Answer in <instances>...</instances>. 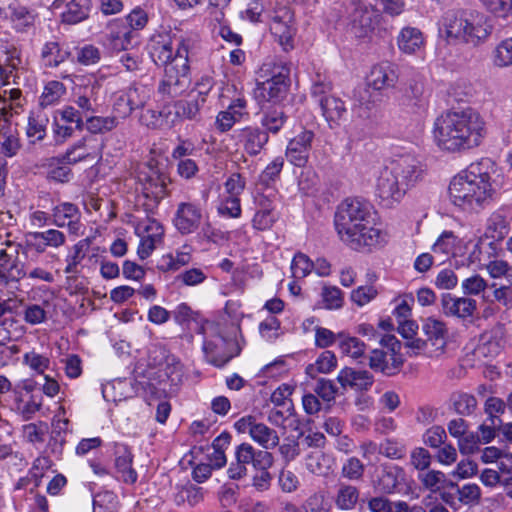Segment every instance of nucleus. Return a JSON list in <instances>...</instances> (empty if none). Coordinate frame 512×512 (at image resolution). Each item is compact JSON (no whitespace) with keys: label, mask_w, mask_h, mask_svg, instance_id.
Segmentation results:
<instances>
[{"label":"nucleus","mask_w":512,"mask_h":512,"mask_svg":"<svg viewBox=\"0 0 512 512\" xmlns=\"http://www.w3.org/2000/svg\"><path fill=\"white\" fill-rule=\"evenodd\" d=\"M487 134L484 118L474 109L447 111L436 118L433 138L446 152H461L480 145Z\"/></svg>","instance_id":"1"},{"label":"nucleus","mask_w":512,"mask_h":512,"mask_svg":"<svg viewBox=\"0 0 512 512\" xmlns=\"http://www.w3.org/2000/svg\"><path fill=\"white\" fill-rule=\"evenodd\" d=\"M496 191L497 184L483 162L472 163L455 175L448 188L450 201L465 211L483 209L492 202Z\"/></svg>","instance_id":"2"},{"label":"nucleus","mask_w":512,"mask_h":512,"mask_svg":"<svg viewBox=\"0 0 512 512\" xmlns=\"http://www.w3.org/2000/svg\"><path fill=\"white\" fill-rule=\"evenodd\" d=\"M335 227L340 239L354 250L374 247L384 241L382 232L372 225L368 206L358 199H346L340 204Z\"/></svg>","instance_id":"3"},{"label":"nucleus","mask_w":512,"mask_h":512,"mask_svg":"<svg viewBox=\"0 0 512 512\" xmlns=\"http://www.w3.org/2000/svg\"><path fill=\"white\" fill-rule=\"evenodd\" d=\"M424 174L423 165L418 159L411 155L400 156L379 173L375 186L376 195L383 205L392 207L423 180Z\"/></svg>","instance_id":"4"},{"label":"nucleus","mask_w":512,"mask_h":512,"mask_svg":"<svg viewBox=\"0 0 512 512\" xmlns=\"http://www.w3.org/2000/svg\"><path fill=\"white\" fill-rule=\"evenodd\" d=\"M444 38L448 44H465L478 47L486 43L493 26L489 18L476 11H456L443 18Z\"/></svg>","instance_id":"5"},{"label":"nucleus","mask_w":512,"mask_h":512,"mask_svg":"<svg viewBox=\"0 0 512 512\" xmlns=\"http://www.w3.org/2000/svg\"><path fill=\"white\" fill-rule=\"evenodd\" d=\"M189 48V39L179 40L174 58L164 66V77L159 86L162 94L177 97L189 88L191 84L188 64Z\"/></svg>","instance_id":"6"},{"label":"nucleus","mask_w":512,"mask_h":512,"mask_svg":"<svg viewBox=\"0 0 512 512\" xmlns=\"http://www.w3.org/2000/svg\"><path fill=\"white\" fill-rule=\"evenodd\" d=\"M202 104L194 92H190L187 99L176 101L172 107H165L160 112L148 111L152 120L147 122L146 125L152 128L165 129L172 127L178 121L197 120Z\"/></svg>","instance_id":"7"},{"label":"nucleus","mask_w":512,"mask_h":512,"mask_svg":"<svg viewBox=\"0 0 512 512\" xmlns=\"http://www.w3.org/2000/svg\"><path fill=\"white\" fill-rule=\"evenodd\" d=\"M206 339L203 350L210 363L222 367L240 352L235 339L222 334L220 326L210 323L204 328Z\"/></svg>","instance_id":"8"},{"label":"nucleus","mask_w":512,"mask_h":512,"mask_svg":"<svg viewBox=\"0 0 512 512\" xmlns=\"http://www.w3.org/2000/svg\"><path fill=\"white\" fill-rule=\"evenodd\" d=\"M260 72L270 77L257 84V97L267 102H279L284 99L290 86V69L286 65L265 63Z\"/></svg>","instance_id":"9"},{"label":"nucleus","mask_w":512,"mask_h":512,"mask_svg":"<svg viewBox=\"0 0 512 512\" xmlns=\"http://www.w3.org/2000/svg\"><path fill=\"white\" fill-rule=\"evenodd\" d=\"M269 29L284 51L294 48V37L297 33L294 13L290 7L278 4L268 15Z\"/></svg>","instance_id":"10"},{"label":"nucleus","mask_w":512,"mask_h":512,"mask_svg":"<svg viewBox=\"0 0 512 512\" xmlns=\"http://www.w3.org/2000/svg\"><path fill=\"white\" fill-rule=\"evenodd\" d=\"M235 428L240 433H248L255 442L265 449L275 448L279 444L277 432L264 423L256 422L252 416L239 419L235 423Z\"/></svg>","instance_id":"11"},{"label":"nucleus","mask_w":512,"mask_h":512,"mask_svg":"<svg viewBox=\"0 0 512 512\" xmlns=\"http://www.w3.org/2000/svg\"><path fill=\"white\" fill-rule=\"evenodd\" d=\"M135 231L140 237L137 254L140 259L144 260L151 255L156 245L162 241L164 228L155 219L146 218L136 225Z\"/></svg>","instance_id":"12"},{"label":"nucleus","mask_w":512,"mask_h":512,"mask_svg":"<svg viewBox=\"0 0 512 512\" xmlns=\"http://www.w3.org/2000/svg\"><path fill=\"white\" fill-rule=\"evenodd\" d=\"M169 33L154 34L149 41L148 48L153 61L158 65L166 66L175 56L179 40Z\"/></svg>","instance_id":"13"},{"label":"nucleus","mask_w":512,"mask_h":512,"mask_svg":"<svg viewBox=\"0 0 512 512\" xmlns=\"http://www.w3.org/2000/svg\"><path fill=\"white\" fill-rule=\"evenodd\" d=\"M19 246L7 244L6 251L0 255V284L18 282L27 273L24 264L18 259Z\"/></svg>","instance_id":"14"},{"label":"nucleus","mask_w":512,"mask_h":512,"mask_svg":"<svg viewBox=\"0 0 512 512\" xmlns=\"http://www.w3.org/2000/svg\"><path fill=\"white\" fill-rule=\"evenodd\" d=\"M231 137L240 143L249 155L259 154L269 139L267 132L251 126L234 130Z\"/></svg>","instance_id":"15"},{"label":"nucleus","mask_w":512,"mask_h":512,"mask_svg":"<svg viewBox=\"0 0 512 512\" xmlns=\"http://www.w3.org/2000/svg\"><path fill=\"white\" fill-rule=\"evenodd\" d=\"M314 133L311 130H303L292 138L286 149V157L289 162L298 167H303L309 157Z\"/></svg>","instance_id":"16"},{"label":"nucleus","mask_w":512,"mask_h":512,"mask_svg":"<svg viewBox=\"0 0 512 512\" xmlns=\"http://www.w3.org/2000/svg\"><path fill=\"white\" fill-rule=\"evenodd\" d=\"M202 213L193 203H180L175 214L174 224L181 234H190L196 231L201 223Z\"/></svg>","instance_id":"17"},{"label":"nucleus","mask_w":512,"mask_h":512,"mask_svg":"<svg viewBox=\"0 0 512 512\" xmlns=\"http://www.w3.org/2000/svg\"><path fill=\"white\" fill-rule=\"evenodd\" d=\"M441 305L445 315L460 319L472 317L477 309L476 300L468 297H455L450 294L443 295Z\"/></svg>","instance_id":"18"},{"label":"nucleus","mask_w":512,"mask_h":512,"mask_svg":"<svg viewBox=\"0 0 512 512\" xmlns=\"http://www.w3.org/2000/svg\"><path fill=\"white\" fill-rule=\"evenodd\" d=\"M99 154L100 146L97 139L92 136H85L67 150L64 159L67 164H76L88 158L95 159Z\"/></svg>","instance_id":"19"},{"label":"nucleus","mask_w":512,"mask_h":512,"mask_svg":"<svg viewBox=\"0 0 512 512\" xmlns=\"http://www.w3.org/2000/svg\"><path fill=\"white\" fill-rule=\"evenodd\" d=\"M378 15L367 7H357L351 20V32L357 38L369 37L375 29Z\"/></svg>","instance_id":"20"},{"label":"nucleus","mask_w":512,"mask_h":512,"mask_svg":"<svg viewBox=\"0 0 512 512\" xmlns=\"http://www.w3.org/2000/svg\"><path fill=\"white\" fill-rule=\"evenodd\" d=\"M402 364L403 360L399 354L381 349H374L369 356V367L386 375L395 374Z\"/></svg>","instance_id":"21"},{"label":"nucleus","mask_w":512,"mask_h":512,"mask_svg":"<svg viewBox=\"0 0 512 512\" xmlns=\"http://www.w3.org/2000/svg\"><path fill=\"white\" fill-rule=\"evenodd\" d=\"M406 485V473L399 466L385 468L378 477L376 487L385 494L400 493Z\"/></svg>","instance_id":"22"},{"label":"nucleus","mask_w":512,"mask_h":512,"mask_svg":"<svg viewBox=\"0 0 512 512\" xmlns=\"http://www.w3.org/2000/svg\"><path fill=\"white\" fill-rule=\"evenodd\" d=\"M423 330L429 338L430 345L435 346V349L429 351V355L431 357L441 356L446 346L447 328L445 323L434 317H429L423 325Z\"/></svg>","instance_id":"23"},{"label":"nucleus","mask_w":512,"mask_h":512,"mask_svg":"<svg viewBox=\"0 0 512 512\" xmlns=\"http://www.w3.org/2000/svg\"><path fill=\"white\" fill-rule=\"evenodd\" d=\"M398 68L392 63H381L372 68L369 83L375 90L392 88L398 81Z\"/></svg>","instance_id":"24"},{"label":"nucleus","mask_w":512,"mask_h":512,"mask_svg":"<svg viewBox=\"0 0 512 512\" xmlns=\"http://www.w3.org/2000/svg\"><path fill=\"white\" fill-rule=\"evenodd\" d=\"M235 460L244 466L253 463L255 468H269L273 464L271 453L267 451L255 452L252 445L248 443H242L236 448Z\"/></svg>","instance_id":"25"},{"label":"nucleus","mask_w":512,"mask_h":512,"mask_svg":"<svg viewBox=\"0 0 512 512\" xmlns=\"http://www.w3.org/2000/svg\"><path fill=\"white\" fill-rule=\"evenodd\" d=\"M424 46V35L417 28L404 27L397 36V47L406 55H416Z\"/></svg>","instance_id":"26"},{"label":"nucleus","mask_w":512,"mask_h":512,"mask_svg":"<svg viewBox=\"0 0 512 512\" xmlns=\"http://www.w3.org/2000/svg\"><path fill=\"white\" fill-rule=\"evenodd\" d=\"M115 468L123 482L134 484L137 473L132 468L133 455L126 445L118 444L115 450Z\"/></svg>","instance_id":"27"},{"label":"nucleus","mask_w":512,"mask_h":512,"mask_svg":"<svg viewBox=\"0 0 512 512\" xmlns=\"http://www.w3.org/2000/svg\"><path fill=\"white\" fill-rule=\"evenodd\" d=\"M337 381L343 388L349 386L356 389H367L372 385L373 378L368 371H356L345 367L338 373Z\"/></svg>","instance_id":"28"},{"label":"nucleus","mask_w":512,"mask_h":512,"mask_svg":"<svg viewBox=\"0 0 512 512\" xmlns=\"http://www.w3.org/2000/svg\"><path fill=\"white\" fill-rule=\"evenodd\" d=\"M319 104L324 118L330 123V127L333 124L338 125L346 113L344 102L335 96H323L320 98Z\"/></svg>","instance_id":"29"},{"label":"nucleus","mask_w":512,"mask_h":512,"mask_svg":"<svg viewBox=\"0 0 512 512\" xmlns=\"http://www.w3.org/2000/svg\"><path fill=\"white\" fill-rule=\"evenodd\" d=\"M54 224L58 227L68 226L72 232L78 230L79 211L71 203H62L53 209Z\"/></svg>","instance_id":"30"},{"label":"nucleus","mask_w":512,"mask_h":512,"mask_svg":"<svg viewBox=\"0 0 512 512\" xmlns=\"http://www.w3.org/2000/svg\"><path fill=\"white\" fill-rule=\"evenodd\" d=\"M90 0H72L67 5V10L62 14V20L68 24H76L88 17Z\"/></svg>","instance_id":"31"},{"label":"nucleus","mask_w":512,"mask_h":512,"mask_svg":"<svg viewBox=\"0 0 512 512\" xmlns=\"http://www.w3.org/2000/svg\"><path fill=\"white\" fill-rule=\"evenodd\" d=\"M287 121V116L280 108L267 109L262 112L261 124L267 134H276Z\"/></svg>","instance_id":"32"},{"label":"nucleus","mask_w":512,"mask_h":512,"mask_svg":"<svg viewBox=\"0 0 512 512\" xmlns=\"http://www.w3.org/2000/svg\"><path fill=\"white\" fill-rule=\"evenodd\" d=\"M337 366V358L331 351H324L320 354L314 364L306 368V373L315 378L318 373L327 374L334 370Z\"/></svg>","instance_id":"33"},{"label":"nucleus","mask_w":512,"mask_h":512,"mask_svg":"<svg viewBox=\"0 0 512 512\" xmlns=\"http://www.w3.org/2000/svg\"><path fill=\"white\" fill-rule=\"evenodd\" d=\"M69 56V52L60 48L57 42H48L42 49V59L46 66L56 67L63 63Z\"/></svg>","instance_id":"34"},{"label":"nucleus","mask_w":512,"mask_h":512,"mask_svg":"<svg viewBox=\"0 0 512 512\" xmlns=\"http://www.w3.org/2000/svg\"><path fill=\"white\" fill-rule=\"evenodd\" d=\"M118 123L116 116H89L86 119V129L93 134H102L116 128Z\"/></svg>","instance_id":"35"},{"label":"nucleus","mask_w":512,"mask_h":512,"mask_svg":"<svg viewBox=\"0 0 512 512\" xmlns=\"http://www.w3.org/2000/svg\"><path fill=\"white\" fill-rule=\"evenodd\" d=\"M125 100L132 110L143 108L150 98V90L143 85H133L125 93Z\"/></svg>","instance_id":"36"},{"label":"nucleus","mask_w":512,"mask_h":512,"mask_svg":"<svg viewBox=\"0 0 512 512\" xmlns=\"http://www.w3.org/2000/svg\"><path fill=\"white\" fill-rule=\"evenodd\" d=\"M359 498V491L351 485H341L338 489L335 503L342 510H351L355 507Z\"/></svg>","instance_id":"37"},{"label":"nucleus","mask_w":512,"mask_h":512,"mask_svg":"<svg viewBox=\"0 0 512 512\" xmlns=\"http://www.w3.org/2000/svg\"><path fill=\"white\" fill-rule=\"evenodd\" d=\"M450 487L456 490L457 500L461 504L472 505L480 501L481 490L477 484H465L459 487L455 483H450Z\"/></svg>","instance_id":"38"},{"label":"nucleus","mask_w":512,"mask_h":512,"mask_svg":"<svg viewBox=\"0 0 512 512\" xmlns=\"http://www.w3.org/2000/svg\"><path fill=\"white\" fill-rule=\"evenodd\" d=\"M47 124L48 118L42 112L32 113L28 118L27 136L38 141L44 139Z\"/></svg>","instance_id":"39"},{"label":"nucleus","mask_w":512,"mask_h":512,"mask_svg":"<svg viewBox=\"0 0 512 512\" xmlns=\"http://www.w3.org/2000/svg\"><path fill=\"white\" fill-rule=\"evenodd\" d=\"M422 487L430 492H438L445 482V474L439 470H425L418 474Z\"/></svg>","instance_id":"40"},{"label":"nucleus","mask_w":512,"mask_h":512,"mask_svg":"<svg viewBox=\"0 0 512 512\" xmlns=\"http://www.w3.org/2000/svg\"><path fill=\"white\" fill-rule=\"evenodd\" d=\"M330 462V458L323 452L315 451L308 456L306 467L311 473L323 476L328 474L331 467Z\"/></svg>","instance_id":"41"},{"label":"nucleus","mask_w":512,"mask_h":512,"mask_svg":"<svg viewBox=\"0 0 512 512\" xmlns=\"http://www.w3.org/2000/svg\"><path fill=\"white\" fill-rule=\"evenodd\" d=\"M493 63L499 68L512 65V38L501 41L494 49Z\"/></svg>","instance_id":"42"},{"label":"nucleus","mask_w":512,"mask_h":512,"mask_svg":"<svg viewBox=\"0 0 512 512\" xmlns=\"http://www.w3.org/2000/svg\"><path fill=\"white\" fill-rule=\"evenodd\" d=\"M191 261V256L189 252H176V254H167L164 255L161 259V264L159 268L162 271H176L181 267L189 264Z\"/></svg>","instance_id":"43"},{"label":"nucleus","mask_w":512,"mask_h":512,"mask_svg":"<svg viewBox=\"0 0 512 512\" xmlns=\"http://www.w3.org/2000/svg\"><path fill=\"white\" fill-rule=\"evenodd\" d=\"M341 352L353 359L364 356L365 344L356 337H344L339 342Z\"/></svg>","instance_id":"44"},{"label":"nucleus","mask_w":512,"mask_h":512,"mask_svg":"<svg viewBox=\"0 0 512 512\" xmlns=\"http://www.w3.org/2000/svg\"><path fill=\"white\" fill-rule=\"evenodd\" d=\"M313 262L303 253H297L291 263L292 276L295 279L306 277L313 270Z\"/></svg>","instance_id":"45"},{"label":"nucleus","mask_w":512,"mask_h":512,"mask_svg":"<svg viewBox=\"0 0 512 512\" xmlns=\"http://www.w3.org/2000/svg\"><path fill=\"white\" fill-rule=\"evenodd\" d=\"M453 405L458 414L470 415L477 407V400L471 394L460 393L454 396Z\"/></svg>","instance_id":"46"},{"label":"nucleus","mask_w":512,"mask_h":512,"mask_svg":"<svg viewBox=\"0 0 512 512\" xmlns=\"http://www.w3.org/2000/svg\"><path fill=\"white\" fill-rule=\"evenodd\" d=\"M65 88L61 82L51 81L45 87L41 95L42 106L52 105L63 95Z\"/></svg>","instance_id":"47"},{"label":"nucleus","mask_w":512,"mask_h":512,"mask_svg":"<svg viewBox=\"0 0 512 512\" xmlns=\"http://www.w3.org/2000/svg\"><path fill=\"white\" fill-rule=\"evenodd\" d=\"M432 456L428 450L423 447L415 448L410 455V464L419 471V473L429 469Z\"/></svg>","instance_id":"48"},{"label":"nucleus","mask_w":512,"mask_h":512,"mask_svg":"<svg viewBox=\"0 0 512 512\" xmlns=\"http://www.w3.org/2000/svg\"><path fill=\"white\" fill-rule=\"evenodd\" d=\"M482 2L497 17L506 18L512 15V0H482Z\"/></svg>","instance_id":"49"},{"label":"nucleus","mask_w":512,"mask_h":512,"mask_svg":"<svg viewBox=\"0 0 512 512\" xmlns=\"http://www.w3.org/2000/svg\"><path fill=\"white\" fill-rule=\"evenodd\" d=\"M23 317L27 323L37 325L46 320L47 312L42 305L29 304L25 306Z\"/></svg>","instance_id":"50"},{"label":"nucleus","mask_w":512,"mask_h":512,"mask_svg":"<svg viewBox=\"0 0 512 512\" xmlns=\"http://www.w3.org/2000/svg\"><path fill=\"white\" fill-rule=\"evenodd\" d=\"M447 438L446 431L441 426L429 428L423 435V442L431 448H439Z\"/></svg>","instance_id":"51"},{"label":"nucleus","mask_w":512,"mask_h":512,"mask_svg":"<svg viewBox=\"0 0 512 512\" xmlns=\"http://www.w3.org/2000/svg\"><path fill=\"white\" fill-rule=\"evenodd\" d=\"M305 512H327L328 502L322 492H316L308 497L303 505Z\"/></svg>","instance_id":"52"},{"label":"nucleus","mask_w":512,"mask_h":512,"mask_svg":"<svg viewBox=\"0 0 512 512\" xmlns=\"http://www.w3.org/2000/svg\"><path fill=\"white\" fill-rule=\"evenodd\" d=\"M322 297L328 309H338L342 306V292L335 286H325L322 291Z\"/></svg>","instance_id":"53"},{"label":"nucleus","mask_w":512,"mask_h":512,"mask_svg":"<svg viewBox=\"0 0 512 512\" xmlns=\"http://www.w3.org/2000/svg\"><path fill=\"white\" fill-rule=\"evenodd\" d=\"M280 326V321L276 317L270 316L260 323L259 332L263 338L275 339L280 335Z\"/></svg>","instance_id":"54"},{"label":"nucleus","mask_w":512,"mask_h":512,"mask_svg":"<svg viewBox=\"0 0 512 512\" xmlns=\"http://www.w3.org/2000/svg\"><path fill=\"white\" fill-rule=\"evenodd\" d=\"M364 473V465L362 462L355 458L351 457L347 460V462L342 467V474L344 477L351 480H358L362 477Z\"/></svg>","instance_id":"55"},{"label":"nucleus","mask_w":512,"mask_h":512,"mask_svg":"<svg viewBox=\"0 0 512 512\" xmlns=\"http://www.w3.org/2000/svg\"><path fill=\"white\" fill-rule=\"evenodd\" d=\"M314 392L324 401L330 402L335 399L337 388L331 380L321 378L317 381Z\"/></svg>","instance_id":"56"},{"label":"nucleus","mask_w":512,"mask_h":512,"mask_svg":"<svg viewBox=\"0 0 512 512\" xmlns=\"http://www.w3.org/2000/svg\"><path fill=\"white\" fill-rule=\"evenodd\" d=\"M461 287L463 289L464 294L467 295H478L487 287L486 281L479 275H473L467 279H465Z\"/></svg>","instance_id":"57"},{"label":"nucleus","mask_w":512,"mask_h":512,"mask_svg":"<svg viewBox=\"0 0 512 512\" xmlns=\"http://www.w3.org/2000/svg\"><path fill=\"white\" fill-rule=\"evenodd\" d=\"M377 290L372 286H361L352 291L351 299L358 305L364 306L374 299Z\"/></svg>","instance_id":"58"},{"label":"nucleus","mask_w":512,"mask_h":512,"mask_svg":"<svg viewBox=\"0 0 512 512\" xmlns=\"http://www.w3.org/2000/svg\"><path fill=\"white\" fill-rule=\"evenodd\" d=\"M176 279L186 286H195L206 279V275L199 268H192L180 273Z\"/></svg>","instance_id":"59"},{"label":"nucleus","mask_w":512,"mask_h":512,"mask_svg":"<svg viewBox=\"0 0 512 512\" xmlns=\"http://www.w3.org/2000/svg\"><path fill=\"white\" fill-rule=\"evenodd\" d=\"M219 211L220 213L230 217H239L241 214L239 196H225Z\"/></svg>","instance_id":"60"},{"label":"nucleus","mask_w":512,"mask_h":512,"mask_svg":"<svg viewBox=\"0 0 512 512\" xmlns=\"http://www.w3.org/2000/svg\"><path fill=\"white\" fill-rule=\"evenodd\" d=\"M245 187V181L238 173L232 174L225 182L224 189L226 196H240Z\"/></svg>","instance_id":"61"},{"label":"nucleus","mask_w":512,"mask_h":512,"mask_svg":"<svg viewBox=\"0 0 512 512\" xmlns=\"http://www.w3.org/2000/svg\"><path fill=\"white\" fill-rule=\"evenodd\" d=\"M274 221V216L270 208L263 205V207L257 211L253 218V225L259 230L268 229Z\"/></svg>","instance_id":"62"},{"label":"nucleus","mask_w":512,"mask_h":512,"mask_svg":"<svg viewBox=\"0 0 512 512\" xmlns=\"http://www.w3.org/2000/svg\"><path fill=\"white\" fill-rule=\"evenodd\" d=\"M458 279L451 269L441 270L435 280V285L440 289H453L457 285Z\"/></svg>","instance_id":"63"},{"label":"nucleus","mask_w":512,"mask_h":512,"mask_svg":"<svg viewBox=\"0 0 512 512\" xmlns=\"http://www.w3.org/2000/svg\"><path fill=\"white\" fill-rule=\"evenodd\" d=\"M24 362L31 369H33L39 373H43L44 370L47 369L48 365H49V359L43 355L36 353V352H30V353L25 354Z\"/></svg>","instance_id":"64"}]
</instances>
